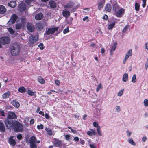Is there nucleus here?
I'll return each mask as SVG.
<instances>
[{"instance_id": "338daca9", "label": "nucleus", "mask_w": 148, "mask_h": 148, "mask_svg": "<svg viewBox=\"0 0 148 148\" xmlns=\"http://www.w3.org/2000/svg\"><path fill=\"white\" fill-rule=\"evenodd\" d=\"M45 117L46 119H48L49 118V115L47 114L46 113L45 114Z\"/></svg>"}, {"instance_id": "09e8293b", "label": "nucleus", "mask_w": 148, "mask_h": 148, "mask_svg": "<svg viewBox=\"0 0 148 148\" xmlns=\"http://www.w3.org/2000/svg\"><path fill=\"white\" fill-rule=\"evenodd\" d=\"M123 91L124 90L123 89H122L121 90L119 91L118 93V96H121L123 94Z\"/></svg>"}, {"instance_id": "4d7b16f0", "label": "nucleus", "mask_w": 148, "mask_h": 148, "mask_svg": "<svg viewBox=\"0 0 148 148\" xmlns=\"http://www.w3.org/2000/svg\"><path fill=\"white\" fill-rule=\"evenodd\" d=\"M55 84L58 86L60 84V81L58 80H56L55 81Z\"/></svg>"}, {"instance_id": "cd10ccee", "label": "nucleus", "mask_w": 148, "mask_h": 148, "mask_svg": "<svg viewBox=\"0 0 148 148\" xmlns=\"http://www.w3.org/2000/svg\"><path fill=\"white\" fill-rule=\"evenodd\" d=\"M10 95V92L8 91L5 92L2 95V98L3 99H6L9 97Z\"/></svg>"}, {"instance_id": "412c9836", "label": "nucleus", "mask_w": 148, "mask_h": 148, "mask_svg": "<svg viewBox=\"0 0 148 148\" xmlns=\"http://www.w3.org/2000/svg\"><path fill=\"white\" fill-rule=\"evenodd\" d=\"M6 9L5 7L2 5H0V14H3L6 12Z\"/></svg>"}, {"instance_id": "7c9ffc66", "label": "nucleus", "mask_w": 148, "mask_h": 148, "mask_svg": "<svg viewBox=\"0 0 148 148\" xmlns=\"http://www.w3.org/2000/svg\"><path fill=\"white\" fill-rule=\"evenodd\" d=\"M45 130L46 131L48 135L49 136H51L52 135L53 133L51 130L48 128L46 127L45 128Z\"/></svg>"}, {"instance_id": "a18cd8bd", "label": "nucleus", "mask_w": 148, "mask_h": 148, "mask_svg": "<svg viewBox=\"0 0 148 148\" xmlns=\"http://www.w3.org/2000/svg\"><path fill=\"white\" fill-rule=\"evenodd\" d=\"M38 46L39 47L41 50H42L44 49V45L42 43H40L38 45Z\"/></svg>"}, {"instance_id": "2eb2a0df", "label": "nucleus", "mask_w": 148, "mask_h": 148, "mask_svg": "<svg viewBox=\"0 0 148 148\" xmlns=\"http://www.w3.org/2000/svg\"><path fill=\"white\" fill-rule=\"evenodd\" d=\"M13 137L14 136H12L9 138V143L12 146H15L16 143L15 140L13 138Z\"/></svg>"}, {"instance_id": "052dcab7", "label": "nucleus", "mask_w": 148, "mask_h": 148, "mask_svg": "<svg viewBox=\"0 0 148 148\" xmlns=\"http://www.w3.org/2000/svg\"><path fill=\"white\" fill-rule=\"evenodd\" d=\"M34 122V120L33 119H32L30 120V123L31 124H33Z\"/></svg>"}, {"instance_id": "603ef678", "label": "nucleus", "mask_w": 148, "mask_h": 148, "mask_svg": "<svg viewBox=\"0 0 148 148\" xmlns=\"http://www.w3.org/2000/svg\"><path fill=\"white\" fill-rule=\"evenodd\" d=\"M69 28L68 27H67V28H65L63 30V33L64 34H66V33L68 32H69Z\"/></svg>"}, {"instance_id": "dca6fc26", "label": "nucleus", "mask_w": 148, "mask_h": 148, "mask_svg": "<svg viewBox=\"0 0 148 148\" xmlns=\"http://www.w3.org/2000/svg\"><path fill=\"white\" fill-rule=\"evenodd\" d=\"M74 4H75L73 2L70 1L66 5H64V7L65 8L69 9L71 8L74 5Z\"/></svg>"}, {"instance_id": "4468645a", "label": "nucleus", "mask_w": 148, "mask_h": 148, "mask_svg": "<svg viewBox=\"0 0 148 148\" xmlns=\"http://www.w3.org/2000/svg\"><path fill=\"white\" fill-rule=\"evenodd\" d=\"M62 14L63 16L66 18L69 17L71 14L70 12L69 11L66 10H63Z\"/></svg>"}, {"instance_id": "69168bd1", "label": "nucleus", "mask_w": 148, "mask_h": 148, "mask_svg": "<svg viewBox=\"0 0 148 148\" xmlns=\"http://www.w3.org/2000/svg\"><path fill=\"white\" fill-rule=\"evenodd\" d=\"M116 110L118 112H119L120 111L121 109L119 106H117V107L116 108Z\"/></svg>"}, {"instance_id": "4be33fe9", "label": "nucleus", "mask_w": 148, "mask_h": 148, "mask_svg": "<svg viewBox=\"0 0 148 148\" xmlns=\"http://www.w3.org/2000/svg\"><path fill=\"white\" fill-rule=\"evenodd\" d=\"M117 43L115 42L112 46L110 52L111 55H112L113 52L115 50L116 47Z\"/></svg>"}, {"instance_id": "4c0bfd02", "label": "nucleus", "mask_w": 148, "mask_h": 148, "mask_svg": "<svg viewBox=\"0 0 148 148\" xmlns=\"http://www.w3.org/2000/svg\"><path fill=\"white\" fill-rule=\"evenodd\" d=\"M21 24L22 25H25L26 22V20L25 18H22L21 19Z\"/></svg>"}, {"instance_id": "774afa93", "label": "nucleus", "mask_w": 148, "mask_h": 148, "mask_svg": "<svg viewBox=\"0 0 148 148\" xmlns=\"http://www.w3.org/2000/svg\"><path fill=\"white\" fill-rule=\"evenodd\" d=\"M145 48L148 50V42H147L145 45Z\"/></svg>"}, {"instance_id": "de8ad7c7", "label": "nucleus", "mask_w": 148, "mask_h": 148, "mask_svg": "<svg viewBox=\"0 0 148 148\" xmlns=\"http://www.w3.org/2000/svg\"><path fill=\"white\" fill-rule=\"evenodd\" d=\"M8 30L9 32L11 34H14L15 32V31H14L11 27H10L8 28Z\"/></svg>"}, {"instance_id": "a211bd4d", "label": "nucleus", "mask_w": 148, "mask_h": 148, "mask_svg": "<svg viewBox=\"0 0 148 148\" xmlns=\"http://www.w3.org/2000/svg\"><path fill=\"white\" fill-rule=\"evenodd\" d=\"M43 14L41 13H39L36 14L35 16V19L37 20L42 19L43 17Z\"/></svg>"}, {"instance_id": "1a4fd4ad", "label": "nucleus", "mask_w": 148, "mask_h": 148, "mask_svg": "<svg viewBox=\"0 0 148 148\" xmlns=\"http://www.w3.org/2000/svg\"><path fill=\"white\" fill-rule=\"evenodd\" d=\"M18 18V16L16 14H13L11 16L8 23L9 25L14 23Z\"/></svg>"}, {"instance_id": "49530a36", "label": "nucleus", "mask_w": 148, "mask_h": 148, "mask_svg": "<svg viewBox=\"0 0 148 148\" xmlns=\"http://www.w3.org/2000/svg\"><path fill=\"white\" fill-rule=\"evenodd\" d=\"M37 128L38 130H40V129H43L44 126L42 124H40V125H38L37 126Z\"/></svg>"}, {"instance_id": "864d4df0", "label": "nucleus", "mask_w": 148, "mask_h": 148, "mask_svg": "<svg viewBox=\"0 0 148 148\" xmlns=\"http://www.w3.org/2000/svg\"><path fill=\"white\" fill-rule=\"evenodd\" d=\"M17 138L18 139V140H21L22 139V134H18L17 136Z\"/></svg>"}, {"instance_id": "f257e3e1", "label": "nucleus", "mask_w": 148, "mask_h": 148, "mask_svg": "<svg viewBox=\"0 0 148 148\" xmlns=\"http://www.w3.org/2000/svg\"><path fill=\"white\" fill-rule=\"evenodd\" d=\"M4 123L8 129L12 128L15 132H20L23 131V125L17 121L6 119L4 121Z\"/></svg>"}, {"instance_id": "7ed1b4c3", "label": "nucleus", "mask_w": 148, "mask_h": 148, "mask_svg": "<svg viewBox=\"0 0 148 148\" xmlns=\"http://www.w3.org/2000/svg\"><path fill=\"white\" fill-rule=\"evenodd\" d=\"M36 140L37 139L35 136L31 137L29 141L30 148H37V145L36 144Z\"/></svg>"}, {"instance_id": "6e6552de", "label": "nucleus", "mask_w": 148, "mask_h": 148, "mask_svg": "<svg viewBox=\"0 0 148 148\" xmlns=\"http://www.w3.org/2000/svg\"><path fill=\"white\" fill-rule=\"evenodd\" d=\"M17 118V116L14 112H8L7 115V119L10 120V119H16Z\"/></svg>"}, {"instance_id": "473e14b6", "label": "nucleus", "mask_w": 148, "mask_h": 148, "mask_svg": "<svg viewBox=\"0 0 148 148\" xmlns=\"http://www.w3.org/2000/svg\"><path fill=\"white\" fill-rule=\"evenodd\" d=\"M116 22L115 21H114L112 23L108 25V29H111L113 28L114 26L115 25V24Z\"/></svg>"}, {"instance_id": "f8f14e48", "label": "nucleus", "mask_w": 148, "mask_h": 148, "mask_svg": "<svg viewBox=\"0 0 148 148\" xmlns=\"http://www.w3.org/2000/svg\"><path fill=\"white\" fill-rule=\"evenodd\" d=\"M125 12V9L121 8L118 9L115 12L116 16L118 17H121Z\"/></svg>"}, {"instance_id": "8fccbe9b", "label": "nucleus", "mask_w": 148, "mask_h": 148, "mask_svg": "<svg viewBox=\"0 0 148 148\" xmlns=\"http://www.w3.org/2000/svg\"><path fill=\"white\" fill-rule=\"evenodd\" d=\"M129 27V25H127L126 26L124 29L122 30V32L123 33H124L128 29V27Z\"/></svg>"}, {"instance_id": "5701e85b", "label": "nucleus", "mask_w": 148, "mask_h": 148, "mask_svg": "<svg viewBox=\"0 0 148 148\" xmlns=\"http://www.w3.org/2000/svg\"><path fill=\"white\" fill-rule=\"evenodd\" d=\"M119 5L117 3H115L113 5V11L115 12H116L117 10L119 9Z\"/></svg>"}, {"instance_id": "393cba45", "label": "nucleus", "mask_w": 148, "mask_h": 148, "mask_svg": "<svg viewBox=\"0 0 148 148\" xmlns=\"http://www.w3.org/2000/svg\"><path fill=\"white\" fill-rule=\"evenodd\" d=\"M49 3L50 6L52 8H55L56 7V3L53 1L51 0L49 1Z\"/></svg>"}, {"instance_id": "6e6d98bb", "label": "nucleus", "mask_w": 148, "mask_h": 148, "mask_svg": "<svg viewBox=\"0 0 148 148\" xmlns=\"http://www.w3.org/2000/svg\"><path fill=\"white\" fill-rule=\"evenodd\" d=\"M108 16L106 14H105L103 17L102 18L104 20H107L108 19Z\"/></svg>"}, {"instance_id": "c85d7f7f", "label": "nucleus", "mask_w": 148, "mask_h": 148, "mask_svg": "<svg viewBox=\"0 0 148 148\" xmlns=\"http://www.w3.org/2000/svg\"><path fill=\"white\" fill-rule=\"evenodd\" d=\"M38 81L40 83L43 84L45 82V80L41 76H38Z\"/></svg>"}, {"instance_id": "bb28decb", "label": "nucleus", "mask_w": 148, "mask_h": 148, "mask_svg": "<svg viewBox=\"0 0 148 148\" xmlns=\"http://www.w3.org/2000/svg\"><path fill=\"white\" fill-rule=\"evenodd\" d=\"M16 5V3L15 1H11L8 3V5L10 7L14 8L15 7Z\"/></svg>"}, {"instance_id": "c756f323", "label": "nucleus", "mask_w": 148, "mask_h": 148, "mask_svg": "<svg viewBox=\"0 0 148 148\" xmlns=\"http://www.w3.org/2000/svg\"><path fill=\"white\" fill-rule=\"evenodd\" d=\"M124 82H126L128 80V74L127 73L124 74L122 78Z\"/></svg>"}, {"instance_id": "13d9d810", "label": "nucleus", "mask_w": 148, "mask_h": 148, "mask_svg": "<svg viewBox=\"0 0 148 148\" xmlns=\"http://www.w3.org/2000/svg\"><path fill=\"white\" fill-rule=\"evenodd\" d=\"M51 91L52 92H56V93H62V91H59V92H57V91H55V90H51Z\"/></svg>"}, {"instance_id": "0e129e2a", "label": "nucleus", "mask_w": 148, "mask_h": 148, "mask_svg": "<svg viewBox=\"0 0 148 148\" xmlns=\"http://www.w3.org/2000/svg\"><path fill=\"white\" fill-rule=\"evenodd\" d=\"M0 114L2 116H5V113L3 111H0Z\"/></svg>"}, {"instance_id": "f704fd0d", "label": "nucleus", "mask_w": 148, "mask_h": 148, "mask_svg": "<svg viewBox=\"0 0 148 148\" xmlns=\"http://www.w3.org/2000/svg\"><path fill=\"white\" fill-rule=\"evenodd\" d=\"M22 25L21 23H18L16 25L15 28L16 29H19L21 28Z\"/></svg>"}, {"instance_id": "0eeeda50", "label": "nucleus", "mask_w": 148, "mask_h": 148, "mask_svg": "<svg viewBox=\"0 0 148 148\" xmlns=\"http://www.w3.org/2000/svg\"><path fill=\"white\" fill-rule=\"evenodd\" d=\"M10 41V38L8 37H2L0 38V41L1 43L3 45L9 43Z\"/></svg>"}, {"instance_id": "e433bc0d", "label": "nucleus", "mask_w": 148, "mask_h": 148, "mask_svg": "<svg viewBox=\"0 0 148 148\" xmlns=\"http://www.w3.org/2000/svg\"><path fill=\"white\" fill-rule=\"evenodd\" d=\"M27 92L28 94L30 96H33L34 95V92L32 90H27Z\"/></svg>"}, {"instance_id": "72a5a7b5", "label": "nucleus", "mask_w": 148, "mask_h": 148, "mask_svg": "<svg viewBox=\"0 0 148 148\" xmlns=\"http://www.w3.org/2000/svg\"><path fill=\"white\" fill-rule=\"evenodd\" d=\"M140 7V5L137 3H136L135 5V10L136 11H138L139 10Z\"/></svg>"}, {"instance_id": "37998d69", "label": "nucleus", "mask_w": 148, "mask_h": 148, "mask_svg": "<svg viewBox=\"0 0 148 148\" xmlns=\"http://www.w3.org/2000/svg\"><path fill=\"white\" fill-rule=\"evenodd\" d=\"M102 88V85L101 83H100L99 85H98L97 86L96 88V91L97 92H98L100 89Z\"/></svg>"}, {"instance_id": "9b49d317", "label": "nucleus", "mask_w": 148, "mask_h": 148, "mask_svg": "<svg viewBox=\"0 0 148 148\" xmlns=\"http://www.w3.org/2000/svg\"><path fill=\"white\" fill-rule=\"evenodd\" d=\"M35 26L38 31L42 30L44 27V25L42 22H38L36 24Z\"/></svg>"}, {"instance_id": "aec40b11", "label": "nucleus", "mask_w": 148, "mask_h": 148, "mask_svg": "<svg viewBox=\"0 0 148 148\" xmlns=\"http://www.w3.org/2000/svg\"><path fill=\"white\" fill-rule=\"evenodd\" d=\"M105 10L107 12H110L112 10L111 5L109 3L106 4L105 8Z\"/></svg>"}, {"instance_id": "f03ea898", "label": "nucleus", "mask_w": 148, "mask_h": 148, "mask_svg": "<svg viewBox=\"0 0 148 148\" xmlns=\"http://www.w3.org/2000/svg\"><path fill=\"white\" fill-rule=\"evenodd\" d=\"M20 51V47L17 45H13L10 47V53L13 56L18 55Z\"/></svg>"}, {"instance_id": "423d86ee", "label": "nucleus", "mask_w": 148, "mask_h": 148, "mask_svg": "<svg viewBox=\"0 0 148 148\" xmlns=\"http://www.w3.org/2000/svg\"><path fill=\"white\" fill-rule=\"evenodd\" d=\"M38 40V38L35 36L32 35L29 38V43L30 45H33L36 43Z\"/></svg>"}, {"instance_id": "39448f33", "label": "nucleus", "mask_w": 148, "mask_h": 148, "mask_svg": "<svg viewBox=\"0 0 148 148\" xmlns=\"http://www.w3.org/2000/svg\"><path fill=\"white\" fill-rule=\"evenodd\" d=\"M53 140L54 142L53 143L54 146L60 148L62 146V143L61 140L56 138H54Z\"/></svg>"}, {"instance_id": "9d476101", "label": "nucleus", "mask_w": 148, "mask_h": 148, "mask_svg": "<svg viewBox=\"0 0 148 148\" xmlns=\"http://www.w3.org/2000/svg\"><path fill=\"white\" fill-rule=\"evenodd\" d=\"M27 30L31 32H33L35 30V27L31 23L28 22L26 25Z\"/></svg>"}, {"instance_id": "680f3d73", "label": "nucleus", "mask_w": 148, "mask_h": 148, "mask_svg": "<svg viewBox=\"0 0 148 148\" xmlns=\"http://www.w3.org/2000/svg\"><path fill=\"white\" fill-rule=\"evenodd\" d=\"M126 133L127 134V136L129 137L131 134V132H130L128 130H127L126 131Z\"/></svg>"}, {"instance_id": "79ce46f5", "label": "nucleus", "mask_w": 148, "mask_h": 148, "mask_svg": "<svg viewBox=\"0 0 148 148\" xmlns=\"http://www.w3.org/2000/svg\"><path fill=\"white\" fill-rule=\"evenodd\" d=\"M136 74H134L132 77V81L133 83H135L136 82Z\"/></svg>"}, {"instance_id": "6ab92c4d", "label": "nucleus", "mask_w": 148, "mask_h": 148, "mask_svg": "<svg viewBox=\"0 0 148 148\" xmlns=\"http://www.w3.org/2000/svg\"><path fill=\"white\" fill-rule=\"evenodd\" d=\"M11 103L12 105L17 108L20 106L19 103L16 100H12Z\"/></svg>"}, {"instance_id": "bf43d9fd", "label": "nucleus", "mask_w": 148, "mask_h": 148, "mask_svg": "<svg viewBox=\"0 0 148 148\" xmlns=\"http://www.w3.org/2000/svg\"><path fill=\"white\" fill-rule=\"evenodd\" d=\"M74 140L75 141L77 142L79 140V138L77 136H76L74 138Z\"/></svg>"}, {"instance_id": "5fc2aeb1", "label": "nucleus", "mask_w": 148, "mask_h": 148, "mask_svg": "<svg viewBox=\"0 0 148 148\" xmlns=\"http://www.w3.org/2000/svg\"><path fill=\"white\" fill-rule=\"evenodd\" d=\"M32 1V0H26L25 2L27 5H29L30 3Z\"/></svg>"}, {"instance_id": "a878e982", "label": "nucleus", "mask_w": 148, "mask_h": 148, "mask_svg": "<svg viewBox=\"0 0 148 148\" xmlns=\"http://www.w3.org/2000/svg\"><path fill=\"white\" fill-rule=\"evenodd\" d=\"M104 4V2L101 1L98 3V9L101 10L103 8Z\"/></svg>"}, {"instance_id": "b1692460", "label": "nucleus", "mask_w": 148, "mask_h": 148, "mask_svg": "<svg viewBox=\"0 0 148 148\" xmlns=\"http://www.w3.org/2000/svg\"><path fill=\"white\" fill-rule=\"evenodd\" d=\"M90 131H88L87 134V135L90 136H92L93 135H95L96 134V132L93 129H91L90 130Z\"/></svg>"}, {"instance_id": "2f4dec72", "label": "nucleus", "mask_w": 148, "mask_h": 148, "mask_svg": "<svg viewBox=\"0 0 148 148\" xmlns=\"http://www.w3.org/2000/svg\"><path fill=\"white\" fill-rule=\"evenodd\" d=\"M26 90V88L24 87L21 86L18 89V91L20 92L23 93L25 92Z\"/></svg>"}, {"instance_id": "58836bf2", "label": "nucleus", "mask_w": 148, "mask_h": 148, "mask_svg": "<svg viewBox=\"0 0 148 148\" xmlns=\"http://www.w3.org/2000/svg\"><path fill=\"white\" fill-rule=\"evenodd\" d=\"M71 135L70 134H66L65 136V138L66 140H69L71 139Z\"/></svg>"}, {"instance_id": "20e7f679", "label": "nucleus", "mask_w": 148, "mask_h": 148, "mask_svg": "<svg viewBox=\"0 0 148 148\" xmlns=\"http://www.w3.org/2000/svg\"><path fill=\"white\" fill-rule=\"evenodd\" d=\"M59 27H54L52 28H49L48 29V30L45 32V34L46 35H49L50 34H53L56 31H58Z\"/></svg>"}, {"instance_id": "ddd939ff", "label": "nucleus", "mask_w": 148, "mask_h": 148, "mask_svg": "<svg viewBox=\"0 0 148 148\" xmlns=\"http://www.w3.org/2000/svg\"><path fill=\"white\" fill-rule=\"evenodd\" d=\"M132 54V49H130L126 53L125 56L123 61V63L125 64L126 63V61L127 59L129 57L131 56Z\"/></svg>"}, {"instance_id": "e2e57ef3", "label": "nucleus", "mask_w": 148, "mask_h": 148, "mask_svg": "<svg viewBox=\"0 0 148 148\" xmlns=\"http://www.w3.org/2000/svg\"><path fill=\"white\" fill-rule=\"evenodd\" d=\"M89 146L90 148H97L94 144H89Z\"/></svg>"}, {"instance_id": "a19ab883", "label": "nucleus", "mask_w": 148, "mask_h": 148, "mask_svg": "<svg viewBox=\"0 0 148 148\" xmlns=\"http://www.w3.org/2000/svg\"><path fill=\"white\" fill-rule=\"evenodd\" d=\"M68 128L70 129L71 131L72 132L73 134H75L77 133V131L76 130H74L71 127H68Z\"/></svg>"}, {"instance_id": "c03bdc74", "label": "nucleus", "mask_w": 148, "mask_h": 148, "mask_svg": "<svg viewBox=\"0 0 148 148\" xmlns=\"http://www.w3.org/2000/svg\"><path fill=\"white\" fill-rule=\"evenodd\" d=\"M144 104L145 107L148 106V100L145 99L144 101Z\"/></svg>"}, {"instance_id": "3c124183", "label": "nucleus", "mask_w": 148, "mask_h": 148, "mask_svg": "<svg viewBox=\"0 0 148 148\" xmlns=\"http://www.w3.org/2000/svg\"><path fill=\"white\" fill-rule=\"evenodd\" d=\"M93 126L94 127H96L98 128L99 126H100L98 124V123L96 122H94L93 123Z\"/></svg>"}, {"instance_id": "f3484780", "label": "nucleus", "mask_w": 148, "mask_h": 148, "mask_svg": "<svg viewBox=\"0 0 148 148\" xmlns=\"http://www.w3.org/2000/svg\"><path fill=\"white\" fill-rule=\"evenodd\" d=\"M5 131V127L3 123L0 121V132L4 133Z\"/></svg>"}, {"instance_id": "c9c22d12", "label": "nucleus", "mask_w": 148, "mask_h": 148, "mask_svg": "<svg viewBox=\"0 0 148 148\" xmlns=\"http://www.w3.org/2000/svg\"><path fill=\"white\" fill-rule=\"evenodd\" d=\"M128 142L133 145L135 146L136 145V143L133 141L132 139L131 138L128 139Z\"/></svg>"}, {"instance_id": "ea45409f", "label": "nucleus", "mask_w": 148, "mask_h": 148, "mask_svg": "<svg viewBox=\"0 0 148 148\" xmlns=\"http://www.w3.org/2000/svg\"><path fill=\"white\" fill-rule=\"evenodd\" d=\"M100 127L99 126L98 128H97V131L98 134L100 136H102V134L100 130Z\"/></svg>"}]
</instances>
